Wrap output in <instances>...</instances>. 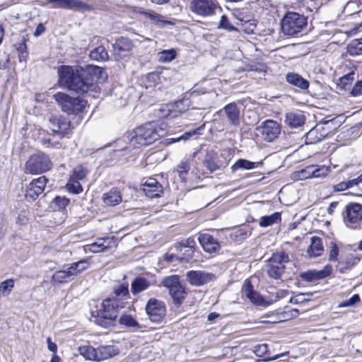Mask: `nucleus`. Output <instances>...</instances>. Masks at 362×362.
<instances>
[{
	"mask_svg": "<svg viewBox=\"0 0 362 362\" xmlns=\"http://www.w3.org/2000/svg\"><path fill=\"white\" fill-rule=\"evenodd\" d=\"M101 72L100 66L91 64L85 66L62 65L57 70L58 83L61 87L79 95H91L92 92H98L95 81Z\"/></svg>",
	"mask_w": 362,
	"mask_h": 362,
	"instance_id": "nucleus-1",
	"label": "nucleus"
},
{
	"mask_svg": "<svg viewBox=\"0 0 362 362\" xmlns=\"http://www.w3.org/2000/svg\"><path fill=\"white\" fill-rule=\"evenodd\" d=\"M167 124L163 122L152 121L137 127L133 132L117 140L119 147L115 151H125L137 145L148 146L163 137L167 133Z\"/></svg>",
	"mask_w": 362,
	"mask_h": 362,
	"instance_id": "nucleus-2",
	"label": "nucleus"
},
{
	"mask_svg": "<svg viewBox=\"0 0 362 362\" xmlns=\"http://www.w3.org/2000/svg\"><path fill=\"white\" fill-rule=\"evenodd\" d=\"M114 293L116 297L105 299L97 315H93V322L105 328L115 326L119 310L124 308L127 303L124 300L129 298L128 286L119 285L114 289Z\"/></svg>",
	"mask_w": 362,
	"mask_h": 362,
	"instance_id": "nucleus-3",
	"label": "nucleus"
},
{
	"mask_svg": "<svg viewBox=\"0 0 362 362\" xmlns=\"http://www.w3.org/2000/svg\"><path fill=\"white\" fill-rule=\"evenodd\" d=\"M307 25V17L296 12L288 11L281 19V29L285 35L295 36L301 33Z\"/></svg>",
	"mask_w": 362,
	"mask_h": 362,
	"instance_id": "nucleus-4",
	"label": "nucleus"
},
{
	"mask_svg": "<svg viewBox=\"0 0 362 362\" xmlns=\"http://www.w3.org/2000/svg\"><path fill=\"white\" fill-rule=\"evenodd\" d=\"M52 163L49 157L43 152H37L30 156L25 163L24 171L32 175L42 174L51 170Z\"/></svg>",
	"mask_w": 362,
	"mask_h": 362,
	"instance_id": "nucleus-5",
	"label": "nucleus"
},
{
	"mask_svg": "<svg viewBox=\"0 0 362 362\" xmlns=\"http://www.w3.org/2000/svg\"><path fill=\"white\" fill-rule=\"evenodd\" d=\"M53 97L62 110L68 115H76L83 112L86 105L85 100L78 97H71L65 93L58 92Z\"/></svg>",
	"mask_w": 362,
	"mask_h": 362,
	"instance_id": "nucleus-6",
	"label": "nucleus"
},
{
	"mask_svg": "<svg viewBox=\"0 0 362 362\" xmlns=\"http://www.w3.org/2000/svg\"><path fill=\"white\" fill-rule=\"evenodd\" d=\"M162 284L168 290L175 307L179 308L186 298L185 287L181 284L178 275H172L163 279Z\"/></svg>",
	"mask_w": 362,
	"mask_h": 362,
	"instance_id": "nucleus-7",
	"label": "nucleus"
},
{
	"mask_svg": "<svg viewBox=\"0 0 362 362\" xmlns=\"http://www.w3.org/2000/svg\"><path fill=\"white\" fill-rule=\"evenodd\" d=\"M290 261L284 252L273 253L267 260L266 271L270 278L280 279L285 272V264Z\"/></svg>",
	"mask_w": 362,
	"mask_h": 362,
	"instance_id": "nucleus-8",
	"label": "nucleus"
},
{
	"mask_svg": "<svg viewBox=\"0 0 362 362\" xmlns=\"http://www.w3.org/2000/svg\"><path fill=\"white\" fill-rule=\"evenodd\" d=\"M344 224L351 229H361L362 228V204L350 203L345 207L343 213Z\"/></svg>",
	"mask_w": 362,
	"mask_h": 362,
	"instance_id": "nucleus-9",
	"label": "nucleus"
},
{
	"mask_svg": "<svg viewBox=\"0 0 362 362\" xmlns=\"http://www.w3.org/2000/svg\"><path fill=\"white\" fill-rule=\"evenodd\" d=\"M112 47L115 60L120 61L131 57L134 45L130 38L121 36L115 40Z\"/></svg>",
	"mask_w": 362,
	"mask_h": 362,
	"instance_id": "nucleus-10",
	"label": "nucleus"
},
{
	"mask_svg": "<svg viewBox=\"0 0 362 362\" xmlns=\"http://www.w3.org/2000/svg\"><path fill=\"white\" fill-rule=\"evenodd\" d=\"M145 310L149 320L155 323L162 322L166 315L165 303L153 298L148 300Z\"/></svg>",
	"mask_w": 362,
	"mask_h": 362,
	"instance_id": "nucleus-11",
	"label": "nucleus"
},
{
	"mask_svg": "<svg viewBox=\"0 0 362 362\" xmlns=\"http://www.w3.org/2000/svg\"><path fill=\"white\" fill-rule=\"evenodd\" d=\"M257 131L261 134L263 140L272 142L278 138L281 132V126L274 120L267 119L257 128Z\"/></svg>",
	"mask_w": 362,
	"mask_h": 362,
	"instance_id": "nucleus-12",
	"label": "nucleus"
},
{
	"mask_svg": "<svg viewBox=\"0 0 362 362\" xmlns=\"http://www.w3.org/2000/svg\"><path fill=\"white\" fill-rule=\"evenodd\" d=\"M52 125V131L53 137L57 136L60 139L64 137H69V129L71 122L64 116L52 115L49 119Z\"/></svg>",
	"mask_w": 362,
	"mask_h": 362,
	"instance_id": "nucleus-13",
	"label": "nucleus"
},
{
	"mask_svg": "<svg viewBox=\"0 0 362 362\" xmlns=\"http://www.w3.org/2000/svg\"><path fill=\"white\" fill-rule=\"evenodd\" d=\"M48 182V179L45 176H40L38 178L32 180L28 185L26 186L25 199L28 201H35L41 194Z\"/></svg>",
	"mask_w": 362,
	"mask_h": 362,
	"instance_id": "nucleus-14",
	"label": "nucleus"
},
{
	"mask_svg": "<svg viewBox=\"0 0 362 362\" xmlns=\"http://www.w3.org/2000/svg\"><path fill=\"white\" fill-rule=\"evenodd\" d=\"M186 278L192 286H201L214 281L216 276L214 274L205 271L192 270L187 272Z\"/></svg>",
	"mask_w": 362,
	"mask_h": 362,
	"instance_id": "nucleus-15",
	"label": "nucleus"
},
{
	"mask_svg": "<svg viewBox=\"0 0 362 362\" xmlns=\"http://www.w3.org/2000/svg\"><path fill=\"white\" fill-rule=\"evenodd\" d=\"M219 115H224L228 123L235 127H238L240 124V107L235 103H230L225 105L218 112Z\"/></svg>",
	"mask_w": 362,
	"mask_h": 362,
	"instance_id": "nucleus-16",
	"label": "nucleus"
},
{
	"mask_svg": "<svg viewBox=\"0 0 362 362\" xmlns=\"http://www.w3.org/2000/svg\"><path fill=\"white\" fill-rule=\"evenodd\" d=\"M192 11L202 16H209L214 14L216 5L211 0H193Z\"/></svg>",
	"mask_w": 362,
	"mask_h": 362,
	"instance_id": "nucleus-17",
	"label": "nucleus"
},
{
	"mask_svg": "<svg viewBox=\"0 0 362 362\" xmlns=\"http://www.w3.org/2000/svg\"><path fill=\"white\" fill-rule=\"evenodd\" d=\"M242 293L250 300V301L256 305L266 307L268 303L264 300L263 297L254 289L251 281L247 279L242 288Z\"/></svg>",
	"mask_w": 362,
	"mask_h": 362,
	"instance_id": "nucleus-18",
	"label": "nucleus"
},
{
	"mask_svg": "<svg viewBox=\"0 0 362 362\" xmlns=\"http://www.w3.org/2000/svg\"><path fill=\"white\" fill-rule=\"evenodd\" d=\"M198 240L204 252L207 253H217L221 249V245L218 240L209 233L199 234Z\"/></svg>",
	"mask_w": 362,
	"mask_h": 362,
	"instance_id": "nucleus-19",
	"label": "nucleus"
},
{
	"mask_svg": "<svg viewBox=\"0 0 362 362\" xmlns=\"http://www.w3.org/2000/svg\"><path fill=\"white\" fill-rule=\"evenodd\" d=\"M145 194L151 198L160 197L163 192L162 185L154 177H148L142 184Z\"/></svg>",
	"mask_w": 362,
	"mask_h": 362,
	"instance_id": "nucleus-20",
	"label": "nucleus"
},
{
	"mask_svg": "<svg viewBox=\"0 0 362 362\" xmlns=\"http://www.w3.org/2000/svg\"><path fill=\"white\" fill-rule=\"evenodd\" d=\"M46 2L53 8L91 9L90 5L78 0H46Z\"/></svg>",
	"mask_w": 362,
	"mask_h": 362,
	"instance_id": "nucleus-21",
	"label": "nucleus"
},
{
	"mask_svg": "<svg viewBox=\"0 0 362 362\" xmlns=\"http://www.w3.org/2000/svg\"><path fill=\"white\" fill-rule=\"evenodd\" d=\"M305 120L306 117L304 112L300 110L291 111L285 115V123L291 129L303 127Z\"/></svg>",
	"mask_w": 362,
	"mask_h": 362,
	"instance_id": "nucleus-22",
	"label": "nucleus"
},
{
	"mask_svg": "<svg viewBox=\"0 0 362 362\" xmlns=\"http://www.w3.org/2000/svg\"><path fill=\"white\" fill-rule=\"evenodd\" d=\"M332 267L326 266L322 270H309L300 274L302 280L307 282H314L317 280L323 279L329 276L332 273Z\"/></svg>",
	"mask_w": 362,
	"mask_h": 362,
	"instance_id": "nucleus-23",
	"label": "nucleus"
},
{
	"mask_svg": "<svg viewBox=\"0 0 362 362\" xmlns=\"http://www.w3.org/2000/svg\"><path fill=\"white\" fill-rule=\"evenodd\" d=\"M69 274L71 279L74 280V277L83 272L87 270L90 266L89 259L84 258L78 262L64 265Z\"/></svg>",
	"mask_w": 362,
	"mask_h": 362,
	"instance_id": "nucleus-24",
	"label": "nucleus"
},
{
	"mask_svg": "<svg viewBox=\"0 0 362 362\" xmlns=\"http://www.w3.org/2000/svg\"><path fill=\"white\" fill-rule=\"evenodd\" d=\"M203 165L211 173L220 170L222 167L220 160L218 159L217 153L212 150L206 151L204 158Z\"/></svg>",
	"mask_w": 362,
	"mask_h": 362,
	"instance_id": "nucleus-25",
	"label": "nucleus"
},
{
	"mask_svg": "<svg viewBox=\"0 0 362 362\" xmlns=\"http://www.w3.org/2000/svg\"><path fill=\"white\" fill-rule=\"evenodd\" d=\"M286 81L290 85L295 86L301 90H308L310 86V83L307 79L302 77L300 74L294 72H288L286 75Z\"/></svg>",
	"mask_w": 362,
	"mask_h": 362,
	"instance_id": "nucleus-26",
	"label": "nucleus"
},
{
	"mask_svg": "<svg viewBox=\"0 0 362 362\" xmlns=\"http://www.w3.org/2000/svg\"><path fill=\"white\" fill-rule=\"evenodd\" d=\"M98 361H104L119 354V349L113 345L100 346L96 348Z\"/></svg>",
	"mask_w": 362,
	"mask_h": 362,
	"instance_id": "nucleus-27",
	"label": "nucleus"
},
{
	"mask_svg": "<svg viewBox=\"0 0 362 362\" xmlns=\"http://www.w3.org/2000/svg\"><path fill=\"white\" fill-rule=\"evenodd\" d=\"M150 286L151 283L147 279L143 276H136L131 284V291L134 296H136L147 290Z\"/></svg>",
	"mask_w": 362,
	"mask_h": 362,
	"instance_id": "nucleus-28",
	"label": "nucleus"
},
{
	"mask_svg": "<svg viewBox=\"0 0 362 362\" xmlns=\"http://www.w3.org/2000/svg\"><path fill=\"white\" fill-rule=\"evenodd\" d=\"M103 200L105 205L114 206L122 202V195L117 188H112L103 194Z\"/></svg>",
	"mask_w": 362,
	"mask_h": 362,
	"instance_id": "nucleus-29",
	"label": "nucleus"
},
{
	"mask_svg": "<svg viewBox=\"0 0 362 362\" xmlns=\"http://www.w3.org/2000/svg\"><path fill=\"white\" fill-rule=\"evenodd\" d=\"M323 245L322 239L315 236L311 238V244L307 250V255L309 257H317L322 255L323 252Z\"/></svg>",
	"mask_w": 362,
	"mask_h": 362,
	"instance_id": "nucleus-30",
	"label": "nucleus"
},
{
	"mask_svg": "<svg viewBox=\"0 0 362 362\" xmlns=\"http://www.w3.org/2000/svg\"><path fill=\"white\" fill-rule=\"evenodd\" d=\"M115 243V242L113 238H105L98 239L96 242L90 245V250L93 252H103L108 248L112 247Z\"/></svg>",
	"mask_w": 362,
	"mask_h": 362,
	"instance_id": "nucleus-31",
	"label": "nucleus"
},
{
	"mask_svg": "<svg viewBox=\"0 0 362 362\" xmlns=\"http://www.w3.org/2000/svg\"><path fill=\"white\" fill-rule=\"evenodd\" d=\"M71 281H73V279L64 266H63L62 269L55 272L51 278L52 284H66Z\"/></svg>",
	"mask_w": 362,
	"mask_h": 362,
	"instance_id": "nucleus-32",
	"label": "nucleus"
},
{
	"mask_svg": "<svg viewBox=\"0 0 362 362\" xmlns=\"http://www.w3.org/2000/svg\"><path fill=\"white\" fill-rule=\"evenodd\" d=\"M262 163V162L256 163L252 162L250 160L240 158L235 161V163L231 166V170L233 172H235L238 170H251L256 168L259 164Z\"/></svg>",
	"mask_w": 362,
	"mask_h": 362,
	"instance_id": "nucleus-33",
	"label": "nucleus"
},
{
	"mask_svg": "<svg viewBox=\"0 0 362 362\" xmlns=\"http://www.w3.org/2000/svg\"><path fill=\"white\" fill-rule=\"evenodd\" d=\"M281 221V215L279 212H275L269 216H262L259 222L261 227L265 228L278 223Z\"/></svg>",
	"mask_w": 362,
	"mask_h": 362,
	"instance_id": "nucleus-34",
	"label": "nucleus"
},
{
	"mask_svg": "<svg viewBox=\"0 0 362 362\" xmlns=\"http://www.w3.org/2000/svg\"><path fill=\"white\" fill-rule=\"evenodd\" d=\"M89 57L95 61H106L109 56L105 47L100 45L90 52Z\"/></svg>",
	"mask_w": 362,
	"mask_h": 362,
	"instance_id": "nucleus-35",
	"label": "nucleus"
},
{
	"mask_svg": "<svg viewBox=\"0 0 362 362\" xmlns=\"http://www.w3.org/2000/svg\"><path fill=\"white\" fill-rule=\"evenodd\" d=\"M156 115L160 118L173 119L177 117L172 107V104L162 105L158 109L155 110Z\"/></svg>",
	"mask_w": 362,
	"mask_h": 362,
	"instance_id": "nucleus-36",
	"label": "nucleus"
},
{
	"mask_svg": "<svg viewBox=\"0 0 362 362\" xmlns=\"http://www.w3.org/2000/svg\"><path fill=\"white\" fill-rule=\"evenodd\" d=\"M119 323L121 325H124L127 328H134L139 329L141 326L139 322L134 318L131 315L124 314L119 319Z\"/></svg>",
	"mask_w": 362,
	"mask_h": 362,
	"instance_id": "nucleus-37",
	"label": "nucleus"
},
{
	"mask_svg": "<svg viewBox=\"0 0 362 362\" xmlns=\"http://www.w3.org/2000/svg\"><path fill=\"white\" fill-rule=\"evenodd\" d=\"M78 352L87 360L98 361L96 348L90 346H81L78 348Z\"/></svg>",
	"mask_w": 362,
	"mask_h": 362,
	"instance_id": "nucleus-38",
	"label": "nucleus"
},
{
	"mask_svg": "<svg viewBox=\"0 0 362 362\" xmlns=\"http://www.w3.org/2000/svg\"><path fill=\"white\" fill-rule=\"evenodd\" d=\"M189 105L190 101L189 100V99H182L172 104V107L173 111H175V114L177 115V117L179 115L187 112Z\"/></svg>",
	"mask_w": 362,
	"mask_h": 362,
	"instance_id": "nucleus-39",
	"label": "nucleus"
},
{
	"mask_svg": "<svg viewBox=\"0 0 362 362\" xmlns=\"http://www.w3.org/2000/svg\"><path fill=\"white\" fill-rule=\"evenodd\" d=\"M347 52L351 56L362 54V38L354 39L347 45Z\"/></svg>",
	"mask_w": 362,
	"mask_h": 362,
	"instance_id": "nucleus-40",
	"label": "nucleus"
},
{
	"mask_svg": "<svg viewBox=\"0 0 362 362\" xmlns=\"http://www.w3.org/2000/svg\"><path fill=\"white\" fill-rule=\"evenodd\" d=\"M15 281L13 279H6L0 283V297L8 296L14 288Z\"/></svg>",
	"mask_w": 362,
	"mask_h": 362,
	"instance_id": "nucleus-41",
	"label": "nucleus"
},
{
	"mask_svg": "<svg viewBox=\"0 0 362 362\" xmlns=\"http://www.w3.org/2000/svg\"><path fill=\"white\" fill-rule=\"evenodd\" d=\"M324 135L319 134L317 128H313L305 134V143L307 144H316L321 141Z\"/></svg>",
	"mask_w": 362,
	"mask_h": 362,
	"instance_id": "nucleus-42",
	"label": "nucleus"
},
{
	"mask_svg": "<svg viewBox=\"0 0 362 362\" xmlns=\"http://www.w3.org/2000/svg\"><path fill=\"white\" fill-rule=\"evenodd\" d=\"M70 201L65 197L57 196L51 203V207L53 210L60 211L64 209L69 204Z\"/></svg>",
	"mask_w": 362,
	"mask_h": 362,
	"instance_id": "nucleus-43",
	"label": "nucleus"
},
{
	"mask_svg": "<svg viewBox=\"0 0 362 362\" xmlns=\"http://www.w3.org/2000/svg\"><path fill=\"white\" fill-rule=\"evenodd\" d=\"M196 242L194 239L190 237L175 243V248L179 252H182L185 248L194 250Z\"/></svg>",
	"mask_w": 362,
	"mask_h": 362,
	"instance_id": "nucleus-44",
	"label": "nucleus"
},
{
	"mask_svg": "<svg viewBox=\"0 0 362 362\" xmlns=\"http://www.w3.org/2000/svg\"><path fill=\"white\" fill-rule=\"evenodd\" d=\"M190 169V160L189 159H186L182 160L177 166L176 171L178 173L179 177L182 181H185L186 179V175Z\"/></svg>",
	"mask_w": 362,
	"mask_h": 362,
	"instance_id": "nucleus-45",
	"label": "nucleus"
},
{
	"mask_svg": "<svg viewBox=\"0 0 362 362\" xmlns=\"http://www.w3.org/2000/svg\"><path fill=\"white\" fill-rule=\"evenodd\" d=\"M79 181L80 180L76 179L73 180L70 177L66 184L68 191L76 194L81 193L83 191V188Z\"/></svg>",
	"mask_w": 362,
	"mask_h": 362,
	"instance_id": "nucleus-46",
	"label": "nucleus"
},
{
	"mask_svg": "<svg viewBox=\"0 0 362 362\" xmlns=\"http://www.w3.org/2000/svg\"><path fill=\"white\" fill-rule=\"evenodd\" d=\"M356 259L351 257L347 259L346 261H341L337 266V269L339 273H345L347 270H350L356 263Z\"/></svg>",
	"mask_w": 362,
	"mask_h": 362,
	"instance_id": "nucleus-47",
	"label": "nucleus"
},
{
	"mask_svg": "<svg viewBox=\"0 0 362 362\" xmlns=\"http://www.w3.org/2000/svg\"><path fill=\"white\" fill-rule=\"evenodd\" d=\"M176 52L175 49H165L159 52V62H170L176 57Z\"/></svg>",
	"mask_w": 362,
	"mask_h": 362,
	"instance_id": "nucleus-48",
	"label": "nucleus"
},
{
	"mask_svg": "<svg viewBox=\"0 0 362 362\" xmlns=\"http://www.w3.org/2000/svg\"><path fill=\"white\" fill-rule=\"evenodd\" d=\"M199 130V128L194 129V130L186 132L180 136L173 137L171 139L172 143L180 142V141L185 142L187 140H189L191 137H192L193 136L198 134Z\"/></svg>",
	"mask_w": 362,
	"mask_h": 362,
	"instance_id": "nucleus-49",
	"label": "nucleus"
},
{
	"mask_svg": "<svg viewBox=\"0 0 362 362\" xmlns=\"http://www.w3.org/2000/svg\"><path fill=\"white\" fill-rule=\"evenodd\" d=\"M87 173L86 169L83 165H78L73 170V173L70 177L73 180L76 179L81 180L85 178Z\"/></svg>",
	"mask_w": 362,
	"mask_h": 362,
	"instance_id": "nucleus-50",
	"label": "nucleus"
},
{
	"mask_svg": "<svg viewBox=\"0 0 362 362\" xmlns=\"http://www.w3.org/2000/svg\"><path fill=\"white\" fill-rule=\"evenodd\" d=\"M313 168V177H321L326 176L329 173V168L325 165H314Z\"/></svg>",
	"mask_w": 362,
	"mask_h": 362,
	"instance_id": "nucleus-51",
	"label": "nucleus"
},
{
	"mask_svg": "<svg viewBox=\"0 0 362 362\" xmlns=\"http://www.w3.org/2000/svg\"><path fill=\"white\" fill-rule=\"evenodd\" d=\"M183 250L184 252L182 253L181 256L177 257V259L182 263H187L194 257V250L185 248Z\"/></svg>",
	"mask_w": 362,
	"mask_h": 362,
	"instance_id": "nucleus-52",
	"label": "nucleus"
},
{
	"mask_svg": "<svg viewBox=\"0 0 362 362\" xmlns=\"http://www.w3.org/2000/svg\"><path fill=\"white\" fill-rule=\"evenodd\" d=\"M313 165H308L305 168L298 172V177L300 180H305L313 177Z\"/></svg>",
	"mask_w": 362,
	"mask_h": 362,
	"instance_id": "nucleus-53",
	"label": "nucleus"
},
{
	"mask_svg": "<svg viewBox=\"0 0 362 362\" xmlns=\"http://www.w3.org/2000/svg\"><path fill=\"white\" fill-rule=\"evenodd\" d=\"M218 28L226 29L228 31L237 30L236 28L230 24L228 17L226 15H223L221 16Z\"/></svg>",
	"mask_w": 362,
	"mask_h": 362,
	"instance_id": "nucleus-54",
	"label": "nucleus"
},
{
	"mask_svg": "<svg viewBox=\"0 0 362 362\" xmlns=\"http://www.w3.org/2000/svg\"><path fill=\"white\" fill-rule=\"evenodd\" d=\"M354 72L352 71L347 74L344 75L339 78V85L342 86L343 88L349 84L354 80Z\"/></svg>",
	"mask_w": 362,
	"mask_h": 362,
	"instance_id": "nucleus-55",
	"label": "nucleus"
},
{
	"mask_svg": "<svg viewBox=\"0 0 362 362\" xmlns=\"http://www.w3.org/2000/svg\"><path fill=\"white\" fill-rule=\"evenodd\" d=\"M267 351L268 345L266 344H257L254 347V352L259 357L264 356Z\"/></svg>",
	"mask_w": 362,
	"mask_h": 362,
	"instance_id": "nucleus-56",
	"label": "nucleus"
},
{
	"mask_svg": "<svg viewBox=\"0 0 362 362\" xmlns=\"http://www.w3.org/2000/svg\"><path fill=\"white\" fill-rule=\"evenodd\" d=\"M339 255V248L337 245L332 241L330 243V250H329V261H336L337 259V256Z\"/></svg>",
	"mask_w": 362,
	"mask_h": 362,
	"instance_id": "nucleus-57",
	"label": "nucleus"
},
{
	"mask_svg": "<svg viewBox=\"0 0 362 362\" xmlns=\"http://www.w3.org/2000/svg\"><path fill=\"white\" fill-rule=\"evenodd\" d=\"M153 23L158 27H165V25H173V23L170 21L165 20L163 16L158 14L152 21Z\"/></svg>",
	"mask_w": 362,
	"mask_h": 362,
	"instance_id": "nucleus-58",
	"label": "nucleus"
},
{
	"mask_svg": "<svg viewBox=\"0 0 362 362\" xmlns=\"http://www.w3.org/2000/svg\"><path fill=\"white\" fill-rule=\"evenodd\" d=\"M360 301V297L358 294H354L349 299L342 302L340 307H350L354 305L356 303Z\"/></svg>",
	"mask_w": 362,
	"mask_h": 362,
	"instance_id": "nucleus-59",
	"label": "nucleus"
},
{
	"mask_svg": "<svg viewBox=\"0 0 362 362\" xmlns=\"http://www.w3.org/2000/svg\"><path fill=\"white\" fill-rule=\"evenodd\" d=\"M351 94L353 96L362 95V80L356 82L351 91Z\"/></svg>",
	"mask_w": 362,
	"mask_h": 362,
	"instance_id": "nucleus-60",
	"label": "nucleus"
},
{
	"mask_svg": "<svg viewBox=\"0 0 362 362\" xmlns=\"http://www.w3.org/2000/svg\"><path fill=\"white\" fill-rule=\"evenodd\" d=\"M247 235L246 231H245L243 229L240 228L235 230L233 234H231V237H234L235 240H240L242 239H244Z\"/></svg>",
	"mask_w": 362,
	"mask_h": 362,
	"instance_id": "nucleus-61",
	"label": "nucleus"
},
{
	"mask_svg": "<svg viewBox=\"0 0 362 362\" xmlns=\"http://www.w3.org/2000/svg\"><path fill=\"white\" fill-rule=\"evenodd\" d=\"M346 189H349V185H347L346 182H341L333 186V189L334 192H341Z\"/></svg>",
	"mask_w": 362,
	"mask_h": 362,
	"instance_id": "nucleus-62",
	"label": "nucleus"
},
{
	"mask_svg": "<svg viewBox=\"0 0 362 362\" xmlns=\"http://www.w3.org/2000/svg\"><path fill=\"white\" fill-rule=\"evenodd\" d=\"M47 348L48 349L54 353V354H56L57 351V345L53 342L51 339L50 337H47Z\"/></svg>",
	"mask_w": 362,
	"mask_h": 362,
	"instance_id": "nucleus-63",
	"label": "nucleus"
},
{
	"mask_svg": "<svg viewBox=\"0 0 362 362\" xmlns=\"http://www.w3.org/2000/svg\"><path fill=\"white\" fill-rule=\"evenodd\" d=\"M139 13L151 19V22L153 21L154 18L158 14L153 11H140Z\"/></svg>",
	"mask_w": 362,
	"mask_h": 362,
	"instance_id": "nucleus-64",
	"label": "nucleus"
}]
</instances>
